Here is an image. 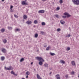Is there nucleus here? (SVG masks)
Listing matches in <instances>:
<instances>
[{
	"label": "nucleus",
	"instance_id": "nucleus-1",
	"mask_svg": "<svg viewBox=\"0 0 79 79\" xmlns=\"http://www.w3.org/2000/svg\"><path fill=\"white\" fill-rule=\"evenodd\" d=\"M72 2L75 5H79V0H72Z\"/></svg>",
	"mask_w": 79,
	"mask_h": 79
},
{
	"label": "nucleus",
	"instance_id": "nucleus-2",
	"mask_svg": "<svg viewBox=\"0 0 79 79\" xmlns=\"http://www.w3.org/2000/svg\"><path fill=\"white\" fill-rule=\"evenodd\" d=\"M36 59H37L38 61H44V59H43V58H42V57H36Z\"/></svg>",
	"mask_w": 79,
	"mask_h": 79
},
{
	"label": "nucleus",
	"instance_id": "nucleus-3",
	"mask_svg": "<svg viewBox=\"0 0 79 79\" xmlns=\"http://www.w3.org/2000/svg\"><path fill=\"white\" fill-rule=\"evenodd\" d=\"M1 50L3 53H6V49L4 48H2Z\"/></svg>",
	"mask_w": 79,
	"mask_h": 79
},
{
	"label": "nucleus",
	"instance_id": "nucleus-4",
	"mask_svg": "<svg viewBox=\"0 0 79 79\" xmlns=\"http://www.w3.org/2000/svg\"><path fill=\"white\" fill-rule=\"evenodd\" d=\"M38 13H45V10H39L38 12Z\"/></svg>",
	"mask_w": 79,
	"mask_h": 79
},
{
	"label": "nucleus",
	"instance_id": "nucleus-5",
	"mask_svg": "<svg viewBox=\"0 0 79 79\" xmlns=\"http://www.w3.org/2000/svg\"><path fill=\"white\" fill-rule=\"evenodd\" d=\"M22 3L23 5H27V3L26 1H23Z\"/></svg>",
	"mask_w": 79,
	"mask_h": 79
},
{
	"label": "nucleus",
	"instance_id": "nucleus-6",
	"mask_svg": "<svg viewBox=\"0 0 79 79\" xmlns=\"http://www.w3.org/2000/svg\"><path fill=\"white\" fill-rule=\"evenodd\" d=\"M56 78L57 79H60V75L57 74L55 76Z\"/></svg>",
	"mask_w": 79,
	"mask_h": 79
},
{
	"label": "nucleus",
	"instance_id": "nucleus-7",
	"mask_svg": "<svg viewBox=\"0 0 79 79\" xmlns=\"http://www.w3.org/2000/svg\"><path fill=\"white\" fill-rule=\"evenodd\" d=\"M6 69L7 70H12L13 69V67L11 66H10L9 67H8L7 69Z\"/></svg>",
	"mask_w": 79,
	"mask_h": 79
},
{
	"label": "nucleus",
	"instance_id": "nucleus-8",
	"mask_svg": "<svg viewBox=\"0 0 79 79\" xmlns=\"http://www.w3.org/2000/svg\"><path fill=\"white\" fill-rule=\"evenodd\" d=\"M26 23L27 24H31L32 23V21L30 20H28L27 22Z\"/></svg>",
	"mask_w": 79,
	"mask_h": 79
},
{
	"label": "nucleus",
	"instance_id": "nucleus-9",
	"mask_svg": "<svg viewBox=\"0 0 79 79\" xmlns=\"http://www.w3.org/2000/svg\"><path fill=\"white\" fill-rule=\"evenodd\" d=\"M64 14V15H66V16H67V17H70V16H71V15H69V14L67 13H65Z\"/></svg>",
	"mask_w": 79,
	"mask_h": 79
},
{
	"label": "nucleus",
	"instance_id": "nucleus-10",
	"mask_svg": "<svg viewBox=\"0 0 79 79\" xmlns=\"http://www.w3.org/2000/svg\"><path fill=\"white\" fill-rule=\"evenodd\" d=\"M71 64L72 65H73V66H75V62H74V61H72L71 62Z\"/></svg>",
	"mask_w": 79,
	"mask_h": 79
},
{
	"label": "nucleus",
	"instance_id": "nucleus-11",
	"mask_svg": "<svg viewBox=\"0 0 79 79\" xmlns=\"http://www.w3.org/2000/svg\"><path fill=\"white\" fill-rule=\"evenodd\" d=\"M37 77L38 79H41V78H40V76H39V74H37Z\"/></svg>",
	"mask_w": 79,
	"mask_h": 79
},
{
	"label": "nucleus",
	"instance_id": "nucleus-12",
	"mask_svg": "<svg viewBox=\"0 0 79 79\" xmlns=\"http://www.w3.org/2000/svg\"><path fill=\"white\" fill-rule=\"evenodd\" d=\"M60 23H61V24H63L65 23V22H64V21L62 20H60Z\"/></svg>",
	"mask_w": 79,
	"mask_h": 79
},
{
	"label": "nucleus",
	"instance_id": "nucleus-13",
	"mask_svg": "<svg viewBox=\"0 0 79 79\" xmlns=\"http://www.w3.org/2000/svg\"><path fill=\"white\" fill-rule=\"evenodd\" d=\"M60 62L61 63H62V64H64V63H65V62H64V60H60Z\"/></svg>",
	"mask_w": 79,
	"mask_h": 79
},
{
	"label": "nucleus",
	"instance_id": "nucleus-14",
	"mask_svg": "<svg viewBox=\"0 0 79 79\" xmlns=\"http://www.w3.org/2000/svg\"><path fill=\"white\" fill-rule=\"evenodd\" d=\"M5 29L2 28L1 30V31L2 32H5Z\"/></svg>",
	"mask_w": 79,
	"mask_h": 79
},
{
	"label": "nucleus",
	"instance_id": "nucleus-15",
	"mask_svg": "<svg viewBox=\"0 0 79 79\" xmlns=\"http://www.w3.org/2000/svg\"><path fill=\"white\" fill-rule=\"evenodd\" d=\"M50 48H51V47H50V46H48V47L47 48L46 50H50Z\"/></svg>",
	"mask_w": 79,
	"mask_h": 79
},
{
	"label": "nucleus",
	"instance_id": "nucleus-16",
	"mask_svg": "<svg viewBox=\"0 0 79 79\" xmlns=\"http://www.w3.org/2000/svg\"><path fill=\"white\" fill-rule=\"evenodd\" d=\"M38 23V21L37 20H35L34 21V23L36 24H37Z\"/></svg>",
	"mask_w": 79,
	"mask_h": 79
},
{
	"label": "nucleus",
	"instance_id": "nucleus-17",
	"mask_svg": "<svg viewBox=\"0 0 79 79\" xmlns=\"http://www.w3.org/2000/svg\"><path fill=\"white\" fill-rule=\"evenodd\" d=\"M50 54L51 55H52V56H54V55H55V53L50 52Z\"/></svg>",
	"mask_w": 79,
	"mask_h": 79
},
{
	"label": "nucleus",
	"instance_id": "nucleus-18",
	"mask_svg": "<svg viewBox=\"0 0 79 79\" xmlns=\"http://www.w3.org/2000/svg\"><path fill=\"white\" fill-rule=\"evenodd\" d=\"M43 64V63H42V61H40L39 62V64L40 65V66H42V65Z\"/></svg>",
	"mask_w": 79,
	"mask_h": 79
},
{
	"label": "nucleus",
	"instance_id": "nucleus-19",
	"mask_svg": "<svg viewBox=\"0 0 79 79\" xmlns=\"http://www.w3.org/2000/svg\"><path fill=\"white\" fill-rule=\"evenodd\" d=\"M35 38H37L38 37V34L36 33L35 35Z\"/></svg>",
	"mask_w": 79,
	"mask_h": 79
},
{
	"label": "nucleus",
	"instance_id": "nucleus-20",
	"mask_svg": "<svg viewBox=\"0 0 79 79\" xmlns=\"http://www.w3.org/2000/svg\"><path fill=\"white\" fill-rule=\"evenodd\" d=\"M44 65L45 66V68H47V67H48V64L47 63L44 64Z\"/></svg>",
	"mask_w": 79,
	"mask_h": 79
},
{
	"label": "nucleus",
	"instance_id": "nucleus-21",
	"mask_svg": "<svg viewBox=\"0 0 79 79\" xmlns=\"http://www.w3.org/2000/svg\"><path fill=\"white\" fill-rule=\"evenodd\" d=\"M26 74H27V75H29L30 74V72L27 71L26 73Z\"/></svg>",
	"mask_w": 79,
	"mask_h": 79
},
{
	"label": "nucleus",
	"instance_id": "nucleus-22",
	"mask_svg": "<svg viewBox=\"0 0 79 79\" xmlns=\"http://www.w3.org/2000/svg\"><path fill=\"white\" fill-rule=\"evenodd\" d=\"M55 16H56V18H60V16H59V15H55Z\"/></svg>",
	"mask_w": 79,
	"mask_h": 79
},
{
	"label": "nucleus",
	"instance_id": "nucleus-23",
	"mask_svg": "<svg viewBox=\"0 0 79 79\" xmlns=\"http://www.w3.org/2000/svg\"><path fill=\"white\" fill-rule=\"evenodd\" d=\"M1 60L2 61H3V60H5V57H4V56L2 57L1 58Z\"/></svg>",
	"mask_w": 79,
	"mask_h": 79
},
{
	"label": "nucleus",
	"instance_id": "nucleus-24",
	"mask_svg": "<svg viewBox=\"0 0 79 79\" xmlns=\"http://www.w3.org/2000/svg\"><path fill=\"white\" fill-rule=\"evenodd\" d=\"M6 42H7V40H6V39H4L3 40V42L4 43H5V44H6Z\"/></svg>",
	"mask_w": 79,
	"mask_h": 79
},
{
	"label": "nucleus",
	"instance_id": "nucleus-25",
	"mask_svg": "<svg viewBox=\"0 0 79 79\" xmlns=\"http://www.w3.org/2000/svg\"><path fill=\"white\" fill-rule=\"evenodd\" d=\"M24 58H22L20 60V62H23V61H24Z\"/></svg>",
	"mask_w": 79,
	"mask_h": 79
},
{
	"label": "nucleus",
	"instance_id": "nucleus-26",
	"mask_svg": "<svg viewBox=\"0 0 79 79\" xmlns=\"http://www.w3.org/2000/svg\"><path fill=\"white\" fill-rule=\"evenodd\" d=\"M42 26H45V23L44 22H43L41 24Z\"/></svg>",
	"mask_w": 79,
	"mask_h": 79
},
{
	"label": "nucleus",
	"instance_id": "nucleus-27",
	"mask_svg": "<svg viewBox=\"0 0 79 79\" xmlns=\"http://www.w3.org/2000/svg\"><path fill=\"white\" fill-rule=\"evenodd\" d=\"M23 18L24 19H26V18H27V16H26V15H24L23 16Z\"/></svg>",
	"mask_w": 79,
	"mask_h": 79
},
{
	"label": "nucleus",
	"instance_id": "nucleus-28",
	"mask_svg": "<svg viewBox=\"0 0 79 79\" xmlns=\"http://www.w3.org/2000/svg\"><path fill=\"white\" fill-rule=\"evenodd\" d=\"M40 32L42 35H43V34H45V33L43 31H40Z\"/></svg>",
	"mask_w": 79,
	"mask_h": 79
},
{
	"label": "nucleus",
	"instance_id": "nucleus-29",
	"mask_svg": "<svg viewBox=\"0 0 79 79\" xmlns=\"http://www.w3.org/2000/svg\"><path fill=\"white\" fill-rule=\"evenodd\" d=\"M20 29L18 28L16 29L15 30V31H20Z\"/></svg>",
	"mask_w": 79,
	"mask_h": 79
},
{
	"label": "nucleus",
	"instance_id": "nucleus-30",
	"mask_svg": "<svg viewBox=\"0 0 79 79\" xmlns=\"http://www.w3.org/2000/svg\"><path fill=\"white\" fill-rule=\"evenodd\" d=\"M14 16L15 18H18V16L17 15H14Z\"/></svg>",
	"mask_w": 79,
	"mask_h": 79
},
{
	"label": "nucleus",
	"instance_id": "nucleus-31",
	"mask_svg": "<svg viewBox=\"0 0 79 79\" xmlns=\"http://www.w3.org/2000/svg\"><path fill=\"white\" fill-rule=\"evenodd\" d=\"M8 29H13V28H12V27H8Z\"/></svg>",
	"mask_w": 79,
	"mask_h": 79
},
{
	"label": "nucleus",
	"instance_id": "nucleus-32",
	"mask_svg": "<svg viewBox=\"0 0 79 79\" xmlns=\"http://www.w3.org/2000/svg\"><path fill=\"white\" fill-rule=\"evenodd\" d=\"M47 44H44V47H47Z\"/></svg>",
	"mask_w": 79,
	"mask_h": 79
},
{
	"label": "nucleus",
	"instance_id": "nucleus-33",
	"mask_svg": "<svg viewBox=\"0 0 79 79\" xmlns=\"http://www.w3.org/2000/svg\"><path fill=\"white\" fill-rule=\"evenodd\" d=\"M67 49L68 50H70V49H71V48H70L69 47H67Z\"/></svg>",
	"mask_w": 79,
	"mask_h": 79
},
{
	"label": "nucleus",
	"instance_id": "nucleus-34",
	"mask_svg": "<svg viewBox=\"0 0 79 79\" xmlns=\"http://www.w3.org/2000/svg\"><path fill=\"white\" fill-rule=\"evenodd\" d=\"M60 3H63V0H60Z\"/></svg>",
	"mask_w": 79,
	"mask_h": 79
},
{
	"label": "nucleus",
	"instance_id": "nucleus-35",
	"mask_svg": "<svg viewBox=\"0 0 79 79\" xmlns=\"http://www.w3.org/2000/svg\"><path fill=\"white\" fill-rule=\"evenodd\" d=\"M57 31H58V32H60V31H61V30L60 29V28H58L57 29Z\"/></svg>",
	"mask_w": 79,
	"mask_h": 79
},
{
	"label": "nucleus",
	"instance_id": "nucleus-36",
	"mask_svg": "<svg viewBox=\"0 0 79 79\" xmlns=\"http://www.w3.org/2000/svg\"><path fill=\"white\" fill-rule=\"evenodd\" d=\"M11 73L12 74H14L15 73H14V72L13 71H12L11 72Z\"/></svg>",
	"mask_w": 79,
	"mask_h": 79
},
{
	"label": "nucleus",
	"instance_id": "nucleus-37",
	"mask_svg": "<svg viewBox=\"0 0 79 79\" xmlns=\"http://www.w3.org/2000/svg\"><path fill=\"white\" fill-rule=\"evenodd\" d=\"M74 74V71H73L71 73V74L73 75V74Z\"/></svg>",
	"mask_w": 79,
	"mask_h": 79
},
{
	"label": "nucleus",
	"instance_id": "nucleus-38",
	"mask_svg": "<svg viewBox=\"0 0 79 79\" xmlns=\"http://www.w3.org/2000/svg\"><path fill=\"white\" fill-rule=\"evenodd\" d=\"M13 6H11L10 8V10H12V8H13Z\"/></svg>",
	"mask_w": 79,
	"mask_h": 79
},
{
	"label": "nucleus",
	"instance_id": "nucleus-39",
	"mask_svg": "<svg viewBox=\"0 0 79 79\" xmlns=\"http://www.w3.org/2000/svg\"><path fill=\"white\" fill-rule=\"evenodd\" d=\"M62 18H66V16H62Z\"/></svg>",
	"mask_w": 79,
	"mask_h": 79
},
{
	"label": "nucleus",
	"instance_id": "nucleus-40",
	"mask_svg": "<svg viewBox=\"0 0 79 79\" xmlns=\"http://www.w3.org/2000/svg\"><path fill=\"white\" fill-rule=\"evenodd\" d=\"M14 75H15V76H18V74H16L15 73H14Z\"/></svg>",
	"mask_w": 79,
	"mask_h": 79
},
{
	"label": "nucleus",
	"instance_id": "nucleus-41",
	"mask_svg": "<svg viewBox=\"0 0 79 79\" xmlns=\"http://www.w3.org/2000/svg\"><path fill=\"white\" fill-rule=\"evenodd\" d=\"M65 77L66 78H68V75H66V76H65Z\"/></svg>",
	"mask_w": 79,
	"mask_h": 79
},
{
	"label": "nucleus",
	"instance_id": "nucleus-42",
	"mask_svg": "<svg viewBox=\"0 0 79 79\" xmlns=\"http://www.w3.org/2000/svg\"><path fill=\"white\" fill-rule=\"evenodd\" d=\"M60 7H57V10H60Z\"/></svg>",
	"mask_w": 79,
	"mask_h": 79
},
{
	"label": "nucleus",
	"instance_id": "nucleus-43",
	"mask_svg": "<svg viewBox=\"0 0 79 79\" xmlns=\"http://www.w3.org/2000/svg\"><path fill=\"white\" fill-rule=\"evenodd\" d=\"M71 36V35L69 34L68 35V37H70Z\"/></svg>",
	"mask_w": 79,
	"mask_h": 79
},
{
	"label": "nucleus",
	"instance_id": "nucleus-44",
	"mask_svg": "<svg viewBox=\"0 0 79 79\" xmlns=\"http://www.w3.org/2000/svg\"><path fill=\"white\" fill-rule=\"evenodd\" d=\"M43 2H45L46 0H42Z\"/></svg>",
	"mask_w": 79,
	"mask_h": 79
},
{
	"label": "nucleus",
	"instance_id": "nucleus-45",
	"mask_svg": "<svg viewBox=\"0 0 79 79\" xmlns=\"http://www.w3.org/2000/svg\"><path fill=\"white\" fill-rule=\"evenodd\" d=\"M26 78H28V75H27L26 77Z\"/></svg>",
	"mask_w": 79,
	"mask_h": 79
},
{
	"label": "nucleus",
	"instance_id": "nucleus-46",
	"mask_svg": "<svg viewBox=\"0 0 79 79\" xmlns=\"http://www.w3.org/2000/svg\"><path fill=\"white\" fill-rule=\"evenodd\" d=\"M33 64V62H32L31 63V64Z\"/></svg>",
	"mask_w": 79,
	"mask_h": 79
},
{
	"label": "nucleus",
	"instance_id": "nucleus-47",
	"mask_svg": "<svg viewBox=\"0 0 79 79\" xmlns=\"http://www.w3.org/2000/svg\"><path fill=\"white\" fill-rule=\"evenodd\" d=\"M5 69H7V68H6V67H5Z\"/></svg>",
	"mask_w": 79,
	"mask_h": 79
},
{
	"label": "nucleus",
	"instance_id": "nucleus-48",
	"mask_svg": "<svg viewBox=\"0 0 79 79\" xmlns=\"http://www.w3.org/2000/svg\"><path fill=\"white\" fill-rule=\"evenodd\" d=\"M28 11H29V10L28 9V10H27V12H28Z\"/></svg>",
	"mask_w": 79,
	"mask_h": 79
},
{
	"label": "nucleus",
	"instance_id": "nucleus-49",
	"mask_svg": "<svg viewBox=\"0 0 79 79\" xmlns=\"http://www.w3.org/2000/svg\"><path fill=\"white\" fill-rule=\"evenodd\" d=\"M5 1V0H2V2H4Z\"/></svg>",
	"mask_w": 79,
	"mask_h": 79
},
{
	"label": "nucleus",
	"instance_id": "nucleus-50",
	"mask_svg": "<svg viewBox=\"0 0 79 79\" xmlns=\"http://www.w3.org/2000/svg\"><path fill=\"white\" fill-rule=\"evenodd\" d=\"M51 73H52V72H51V73H49V74H51Z\"/></svg>",
	"mask_w": 79,
	"mask_h": 79
},
{
	"label": "nucleus",
	"instance_id": "nucleus-51",
	"mask_svg": "<svg viewBox=\"0 0 79 79\" xmlns=\"http://www.w3.org/2000/svg\"><path fill=\"white\" fill-rule=\"evenodd\" d=\"M22 79H25L24 78H22Z\"/></svg>",
	"mask_w": 79,
	"mask_h": 79
},
{
	"label": "nucleus",
	"instance_id": "nucleus-52",
	"mask_svg": "<svg viewBox=\"0 0 79 79\" xmlns=\"http://www.w3.org/2000/svg\"><path fill=\"white\" fill-rule=\"evenodd\" d=\"M34 70L35 71V69H34Z\"/></svg>",
	"mask_w": 79,
	"mask_h": 79
},
{
	"label": "nucleus",
	"instance_id": "nucleus-53",
	"mask_svg": "<svg viewBox=\"0 0 79 79\" xmlns=\"http://www.w3.org/2000/svg\"><path fill=\"white\" fill-rule=\"evenodd\" d=\"M15 32H16V31H15Z\"/></svg>",
	"mask_w": 79,
	"mask_h": 79
},
{
	"label": "nucleus",
	"instance_id": "nucleus-54",
	"mask_svg": "<svg viewBox=\"0 0 79 79\" xmlns=\"http://www.w3.org/2000/svg\"><path fill=\"white\" fill-rule=\"evenodd\" d=\"M78 77L79 78V75L78 76Z\"/></svg>",
	"mask_w": 79,
	"mask_h": 79
},
{
	"label": "nucleus",
	"instance_id": "nucleus-55",
	"mask_svg": "<svg viewBox=\"0 0 79 79\" xmlns=\"http://www.w3.org/2000/svg\"><path fill=\"white\" fill-rule=\"evenodd\" d=\"M0 69H1V68H0Z\"/></svg>",
	"mask_w": 79,
	"mask_h": 79
}]
</instances>
